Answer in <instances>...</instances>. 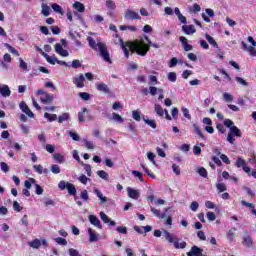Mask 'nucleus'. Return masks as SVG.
Segmentation results:
<instances>
[{
	"mask_svg": "<svg viewBox=\"0 0 256 256\" xmlns=\"http://www.w3.org/2000/svg\"><path fill=\"white\" fill-rule=\"evenodd\" d=\"M106 7L109 9V11H115L117 9V5L113 0H107L106 1Z\"/></svg>",
	"mask_w": 256,
	"mask_h": 256,
	"instance_id": "f704fd0d",
	"label": "nucleus"
},
{
	"mask_svg": "<svg viewBox=\"0 0 256 256\" xmlns=\"http://www.w3.org/2000/svg\"><path fill=\"white\" fill-rule=\"evenodd\" d=\"M89 221L91 225H94V227H97L98 229H103V225L101 224V220L97 218L95 215H90L89 216Z\"/></svg>",
	"mask_w": 256,
	"mask_h": 256,
	"instance_id": "f8f14e48",
	"label": "nucleus"
},
{
	"mask_svg": "<svg viewBox=\"0 0 256 256\" xmlns=\"http://www.w3.org/2000/svg\"><path fill=\"white\" fill-rule=\"evenodd\" d=\"M81 66H82L81 61H79L77 59L72 61V68L73 69H79V67H81Z\"/></svg>",
	"mask_w": 256,
	"mask_h": 256,
	"instance_id": "0e129e2a",
	"label": "nucleus"
},
{
	"mask_svg": "<svg viewBox=\"0 0 256 256\" xmlns=\"http://www.w3.org/2000/svg\"><path fill=\"white\" fill-rule=\"evenodd\" d=\"M235 137H243V134L241 133V130L237 126L230 127V132L227 136L228 143H231V145L235 144Z\"/></svg>",
	"mask_w": 256,
	"mask_h": 256,
	"instance_id": "39448f33",
	"label": "nucleus"
},
{
	"mask_svg": "<svg viewBox=\"0 0 256 256\" xmlns=\"http://www.w3.org/2000/svg\"><path fill=\"white\" fill-rule=\"evenodd\" d=\"M154 111L159 115V117H164L165 115V110L159 104H155Z\"/></svg>",
	"mask_w": 256,
	"mask_h": 256,
	"instance_id": "393cba45",
	"label": "nucleus"
},
{
	"mask_svg": "<svg viewBox=\"0 0 256 256\" xmlns=\"http://www.w3.org/2000/svg\"><path fill=\"white\" fill-rule=\"evenodd\" d=\"M58 187L60 191H65V189H67L68 195L74 197V200L77 201V188H75V184L61 180Z\"/></svg>",
	"mask_w": 256,
	"mask_h": 256,
	"instance_id": "f03ea898",
	"label": "nucleus"
},
{
	"mask_svg": "<svg viewBox=\"0 0 256 256\" xmlns=\"http://www.w3.org/2000/svg\"><path fill=\"white\" fill-rule=\"evenodd\" d=\"M132 175H134V177H137L139 179V181H141V183H143L145 180L143 179V173L133 170L132 171Z\"/></svg>",
	"mask_w": 256,
	"mask_h": 256,
	"instance_id": "49530a36",
	"label": "nucleus"
},
{
	"mask_svg": "<svg viewBox=\"0 0 256 256\" xmlns=\"http://www.w3.org/2000/svg\"><path fill=\"white\" fill-rule=\"evenodd\" d=\"M69 113L65 112L58 117V123H63L64 121H69Z\"/></svg>",
	"mask_w": 256,
	"mask_h": 256,
	"instance_id": "4c0bfd02",
	"label": "nucleus"
},
{
	"mask_svg": "<svg viewBox=\"0 0 256 256\" xmlns=\"http://www.w3.org/2000/svg\"><path fill=\"white\" fill-rule=\"evenodd\" d=\"M0 94L2 97H11V89L6 84H0Z\"/></svg>",
	"mask_w": 256,
	"mask_h": 256,
	"instance_id": "4468645a",
	"label": "nucleus"
},
{
	"mask_svg": "<svg viewBox=\"0 0 256 256\" xmlns=\"http://www.w3.org/2000/svg\"><path fill=\"white\" fill-rule=\"evenodd\" d=\"M179 41L182 43L184 51H193V45L188 43V40L185 38V36H180Z\"/></svg>",
	"mask_w": 256,
	"mask_h": 256,
	"instance_id": "9b49d317",
	"label": "nucleus"
},
{
	"mask_svg": "<svg viewBox=\"0 0 256 256\" xmlns=\"http://www.w3.org/2000/svg\"><path fill=\"white\" fill-rule=\"evenodd\" d=\"M36 95H43L40 97V101L41 103H43V105H51V103H53L55 99V96L53 94H49L43 89L37 90Z\"/></svg>",
	"mask_w": 256,
	"mask_h": 256,
	"instance_id": "20e7f679",
	"label": "nucleus"
},
{
	"mask_svg": "<svg viewBox=\"0 0 256 256\" xmlns=\"http://www.w3.org/2000/svg\"><path fill=\"white\" fill-rule=\"evenodd\" d=\"M99 45V53L102 56V59L104 61H106V63H112L111 61V56L109 54V50H107V44L103 43V42H98Z\"/></svg>",
	"mask_w": 256,
	"mask_h": 256,
	"instance_id": "423d86ee",
	"label": "nucleus"
},
{
	"mask_svg": "<svg viewBox=\"0 0 256 256\" xmlns=\"http://www.w3.org/2000/svg\"><path fill=\"white\" fill-rule=\"evenodd\" d=\"M55 52L61 55V57H69V52L63 49V45L60 43L55 44Z\"/></svg>",
	"mask_w": 256,
	"mask_h": 256,
	"instance_id": "9d476101",
	"label": "nucleus"
},
{
	"mask_svg": "<svg viewBox=\"0 0 256 256\" xmlns=\"http://www.w3.org/2000/svg\"><path fill=\"white\" fill-rule=\"evenodd\" d=\"M116 231L120 233L121 235H127V227L125 226H118L116 228Z\"/></svg>",
	"mask_w": 256,
	"mask_h": 256,
	"instance_id": "6e6d98bb",
	"label": "nucleus"
},
{
	"mask_svg": "<svg viewBox=\"0 0 256 256\" xmlns=\"http://www.w3.org/2000/svg\"><path fill=\"white\" fill-rule=\"evenodd\" d=\"M151 212L153 213V215H155V217H157L158 219H165L167 217L166 213H161V210L155 208V207H151Z\"/></svg>",
	"mask_w": 256,
	"mask_h": 256,
	"instance_id": "6ab92c4d",
	"label": "nucleus"
},
{
	"mask_svg": "<svg viewBox=\"0 0 256 256\" xmlns=\"http://www.w3.org/2000/svg\"><path fill=\"white\" fill-rule=\"evenodd\" d=\"M44 57H45L46 61L48 63H50V65H55V63H57V58H55V57H51L48 54H44Z\"/></svg>",
	"mask_w": 256,
	"mask_h": 256,
	"instance_id": "a19ab883",
	"label": "nucleus"
},
{
	"mask_svg": "<svg viewBox=\"0 0 256 256\" xmlns=\"http://www.w3.org/2000/svg\"><path fill=\"white\" fill-rule=\"evenodd\" d=\"M247 164V162L245 161V159L238 157L236 162H235V166L239 169L243 166H245Z\"/></svg>",
	"mask_w": 256,
	"mask_h": 256,
	"instance_id": "e433bc0d",
	"label": "nucleus"
},
{
	"mask_svg": "<svg viewBox=\"0 0 256 256\" xmlns=\"http://www.w3.org/2000/svg\"><path fill=\"white\" fill-rule=\"evenodd\" d=\"M79 97L84 101H89L91 99V95L87 92H80Z\"/></svg>",
	"mask_w": 256,
	"mask_h": 256,
	"instance_id": "09e8293b",
	"label": "nucleus"
},
{
	"mask_svg": "<svg viewBox=\"0 0 256 256\" xmlns=\"http://www.w3.org/2000/svg\"><path fill=\"white\" fill-rule=\"evenodd\" d=\"M28 245L29 247H32V249H39L41 247V240L36 238L29 242Z\"/></svg>",
	"mask_w": 256,
	"mask_h": 256,
	"instance_id": "b1692460",
	"label": "nucleus"
},
{
	"mask_svg": "<svg viewBox=\"0 0 256 256\" xmlns=\"http://www.w3.org/2000/svg\"><path fill=\"white\" fill-rule=\"evenodd\" d=\"M100 219L103 221V223H109V221H111V218H109L105 212H100Z\"/></svg>",
	"mask_w": 256,
	"mask_h": 256,
	"instance_id": "3c124183",
	"label": "nucleus"
},
{
	"mask_svg": "<svg viewBox=\"0 0 256 256\" xmlns=\"http://www.w3.org/2000/svg\"><path fill=\"white\" fill-rule=\"evenodd\" d=\"M127 193H128V197H130V199H139V191L131 188V187H128L127 188Z\"/></svg>",
	"mask_w": 256,
	"mask_h": 256,
	"instance_id": "a211bd4d",
	"label": "nucleus"
},
{
	"mask_svg": "<svg viewBox=\"0 0 256 256\" xmlns=\"http://www.w3.org/2000/svg\"><path fill=\"white\" fill-rule=\"evenodd\" d=\"M124 17L127 21L141 20V16H139V13L131 9H127L125 11Z\"/></svg>",
	"mask_w": 256,
	"mask_h": 256,
	"instance_id": "0eeeda50",
	"label": "nucleus"
},
{
	"mask_svg": "<svg viewBox=\"0 0 256 256\" xmlns=\"http://www.w3.org/2000/svg\"><path fill=\"white\" fill-rule=\"evenodd\" d=\"M44 117H45V119H48V121L50 123H53V121H57V114H50V113L45 112Z\"/></svg>",
	"mask_w": 256,
	"mask_h": 256,
	"instance_id": "72a5a7b5",
	"label": "nucleus"
},
{
	"mask_svg": "<svg viewBox=\"0 0 256 256\" xmlns=\"http://www.w3.org/2000/svg\"><path fill=\"white\" fill-rule=\"evenodd\" d=\"M97 175L98 177H100V179H104V181H109V174L106 171L99 170L97 171Z\"/></svg>",
	"mask_w": 256,
	"mask_h": 256,
	"instance_id": "7c9ffc66",
	"label": "nucleus"
},
{
	"mask_svg": "<svg viewBox=\"0 0 256 256\" xmlns=\"http://www.w3.org/2000/svg\"><path fill=\"white\" fill-rule=\"evenodd\" d=\"M68 253H69L70 256H81V254H79V251H77V250L74 249V248H70V249L68 250Z\"/></svg>",
	"mask_w": 256,
	"mask_h": 256,
	"instance_id": "69168bd1",
	"label": "nucleus"
},
{
	"mask_svg": "<svg viewBox=\"0 0 256 256\" xmlns=\"http://www.w3.org/2000/svg\"><path fill=\"white\" fill-rule=\"evenodd\" d=\"M87 108H83L81 112L78 113L79 123H85V113H87Z\"/></svg>",
	"mask_w": 256,
	"mask_h": 256,
	"instance_id": "2f4dec72",
	"label": "nucleus"
},
{
	"mask_svg": "<svg viewBox=\"0 0 256 256\" xmlns=\"http://www.w3.org/2000/svg\"><path fill=\"white\" fill-rule=\"evenodd\" d=\"M141 167L143 169V171L146 173V175H148V177H151V179H155V175L153 174V172H151V170L147 169V167H145V164H141Z\"/></svg>",
	"mask_w": 256,
	"mask_h": 256,
	"instance_id": "79ce46f5",
	"label": "nucleus"
},
{
	"mask_svg": "<svg viewBox=\"0 0 256 256\" xmlns=\"http://www.w3.org/2000/svg\"><path fill=\"white\" fill-rule=\"evenodd\" d=\"M194 133L200 137V139H205V135L201 132V128L197 124H193Z\"/></svg>",
	"mask_w": 256,
	"mask_h": 256,
	"instance_id": "473e14b6",
	"label": "nucleus"
},
{
	"mask_svg": "<svg viewBox=\"0 0 256 256\" xmlns=\"http://www.w3.org/2000/svg\"><path fill=\"white\" fill-rule=\"evenodd\" d=\"M112 118L114 119V121H117L118 123H123V117H121V115L117 113H113Z\"/></svg>",
	"mask_w": 256,
	"mask_h": 256,
	"instance_id": "bf43d9fd",
	"label": "nucleus"
},
{
	"mask_svg": "<svg viewBox=\"0 0 256 256\" xmlns=\"http://www.w3.org/2000/svg\"><path fill=\"white\" fill-rule=\"evenodd\" d=\"M247 51H248V53H249L252 57H256V49H255V46H249Z\"/></svg>",
	"mask_w": 256,
	"mask_h": 256,
	"instance_id": "338daca9",
	"label": "nucleus"
},
{
	"mask_svg": "<svg viewBox=\"0 0 256 256\" xmlns=\"http://www.w3.org/2000/svg\"><path fill=\"white\" fill-rule=\"evenodd\" d=\"M19 107L21 111L25 113V115L30 117V119H33L35 117V114H33V112L31 111L29 106H27V103H25V101L20 102Z\"/></svg>",
	"mask_w": 256,
	"mask_h": 256,
	"instance_id": "1a4fd4ad",
	"label": "nucleus"
},
{
	"mask_svg": "<svg viewBox=\"0 0 256 256\" xmlns=\"http://www.w3.org/2000/svg\"><path fill=\"white\" fill-rule=\"evenodd\" d=\"M80 199H82V201H89V192L87 190H82L80 193Z\"/></svg>",
	"mask_w": 256,
	"mask_h": 256,
	"instance_id": "58836bf2",
	"label": "nucleus"
},
{
	"mask_svg": "<svg viewBox=\"0 0 256 256\" xmlns=\"http://www.w3.org/2000/svg\"><path fill=\"white\" fill-rule=\"evenodd\" d=\"M182 113H183V116H184L186 119L191 120V114H189V109H187V108H182Z\"/></svg>",
	"mask_w": 256,
	"mask_h": 256,
	"instance_id": "774afa93",
	"label": "nucleus"
},
{
	"mask_svg": "<svg viewBox=\"0 0 256 256\" xmlns=\"http://www.w3.org/2000/svg\"><path fill=\"white\" fill-rule=\"evenodd\" d=\"M72 82L78 89H83V87H85V75L79 74L78 76H75Z\"/></svg>",
	"mask_w": 256,
	"mask_h": 256,
	"instance_id": "6e6552de",
	"label": "nucleus"
},
{
	"mask_svg": "<svg viewBox=\"0 0 256 256\" xmlns=\"http://www.w3.org/2000/svg\"><path fill=\"white\" fill-rule=\"evenodd\" d=\"M13 209H14V211H17L18 213H21V211H23V207H21V204H19V202H17V201L13 202Z\"/></svg>",
	"mask_w": 256,
	"mask_h": 256,
	"instance_id": "864d4df0",
	"label": "nucleus"
},
{
	"mask_svg": "<svg viewBox=\"0 0 256 256\" xmlns=\"http://www.w3.org/2000/svg\"><path fill=\"white\" fill-rule=\"evenodd\" d=\"M198 173L200 177H204V179H207V176H208L207 169L200 167L198 169Z\"/></svg>",
	"mask_w": 256,
	"mask_h": 256,
	"instance_id": "de8ad7c7",
	"label": "nucleus"
},
{
	"mask_svg": "<svg viewBox=\"0 0 256 256\" xmlns=\"http://www.w3.org/2000/svg\"><path fill=\"white\" fill-rule=\"evenodd\" d=\"M144 39L145 40L143 39L135 40L134 42H131V41L124 42L123 38H120V45L126 59H129V51H131V53L138 54L140 57H145V55L149 53L151 47H154L155 49H159V45L153 44V42H151L148 36H144ZM145 41L147 43H145Z\"/></svg>",
	"mask_w": 256,
	"mask_h": 256,
	"instance_id": "f257e3e1",
	"label": "nucleus"
},
{
	"mask_svg": "<svg viewBox=\"0 0 256 256\" xmlns=\"http://www.w3.org/2000/svg\"><path fill=\"white\" fill-rule=\"evenodd\" d=\"M132 117L135 121H141V113L137 110L132 112Z\"/></svg>",
	"mask_w": 256,
	"mask_h": 256,
	"instance_id": "4d7b16f0",
	"label": "nucleus"
},
{
	"mask_svg": "<svg viewBox=\"0 0 256 256\" xmlns=\"http://www.w3.org/2000/svg\"><path fill=\"white\" fill-rule=\"evenodd\" d=\"M120 31H131L132 33H135L137 31V27L135 26H129V25H120L119 27Z\"/></svg>",
	"mask_w": 256,
	"mask_h": 256,
	"instance_id": "cd10ccee",
	"label": "nucleus"
},
{
	"mask_svg": "<svg viewBox=\"0 0 256 256\" xmlns=\"http://www.w3.org/2000/svg\"><path fill=\"white\" fill-rule=\"evenodd\" d=\"M172 170L174 171L175 175H181V168L177 164L172 165Z\"/></svg>",
	"mask_w": 256,
	"mask_h": 256,
	"instance_id": "680f3d73",
	"label": "nucleus"
},
{
	"mask_svg": "<svg viewBox=\"0 0 256 256\" xmlns=\"http://www.w3.org/2000/svg\"><path fill=\"white\" fill-rule=\"evenodd\" d=\"M73 8L78 11V13H85V5L79 1L73 4Z\"/></svg>",
	"mask_w": 256,
	"mask_h": 256,
	"instance_id": "412c9836",
	"label": "nucleus"
},
{
	"mask_svg": "<svg viewBox=\"0 0 256 256\" xmlns=\"http://www.w3.org/2000/svg\"><path fill=\"white\" fill-rule=\"evenodd\" d=\"M191 13H201V6L197 3L193 5V7L190 8Z\"/></svg>",
	"mask_w": 256,
	"mask_h": 256,
	"instance_id": "c03bdc74",
	"label": "nucleus"
},
{
	"mask_svg": "<svg viewBox=\"0 0 256 256\" xmlns=\"http://www.w3.org/2000/svg\"><path fill=\"white\" fill-rule=\"evenodd\" d=\"M87 41H88L89 47H91V49H93V51H98V49H99V43H97V42L95 41V39H93V37L88 36V37H87Z\"/></svg>",
	"mask_w": 256,
	"mask_h": 256,
	"instance_id": "f3484780",
	"label": "nucleus"
},
{
	"mask_svg": "<svg viewBox=\"0 0 256 256\" xmlns=\"http://www.w3.org/2000/svg\"><path fill=\"white\" fill-rule=\"evenodd\" d=\"M206 215H207L208 221H215V219H217L215 212H207Z\"/></svg>",
	"mask_w": 256,
	"mask_h": 256,
	"instance_id": "052dcab7",
	"label": "nucleus"
},
{
	"mask_svg": "<svg viewBox=\"0 0 256 256\" xmlns=\"http://www.w3.org/2000/svg\"><path fill=\"white\" fill-rule=\"evenodd\" d=\"M31 183H35V179L34 178H30L29 180H26L24 182V186L26 187V189H31Z\"/></svg>",
	"mask_w": 256,
	"mask_h": 256,
	"instance_id": "e2e57ef3",
	"label": "nucleus"
},
{
	"mask_svg": "<svg viewBox=\"0 0 256 256\" xmlns=\"http://www.w3.org/2000/svg\"><path fill=\"white\" fill-rule=\"evenodd\" d=\"M52 9L55 11V13H59V15H64L65 12L63 11V8L59 4H52Z\"/></svg>",
	"mask_w": 256,
	"mask_h": 256,
	"instance_id": "c756f323",
	"label": "nucleus"
},
{
	"mask_svg": "<svg viewBox=\"0 0 256 256\" xmlns=\"http://www.w3.org/2000/svg\"><path fill=\"white\" fill-rule=\"evenodd\" d=\"M53 159L56 160V163H65V157L59 153H55Z\"/></svg>",
	"mask_w": 256,
	"mask_h": 256,
	"instance_id": "c9c22d12",
	"label": "nucleus"
},
{
	"mask_svg": "<svg viewBox=\"0 0 256 256\" xmlns=\"http://www.w3.org/2000/svg\"><path fill=\"white\" fill-rule=\"evenodd\" d=\"M95 195L100 199L102 203H107V197L103 196V193L99 189H94Z\"/></svg>",
	"mask_w": 256,
	"mask_h": 256,
	"instance_id": "a878e982",
	"label": "nucleus"
},
{
	"mask_svg": "<svg viewBox=\"0 0 256 256\" xmlns=\"http://www.w3.org/2000/svg\"><path fill=\"white\" fill-rule=\"evenodd\" d=\"M223 99L226 101V103H231V101H233V96L229 93H224Z\"/></svg>",
	"mask_w": 256,
	"mask_h": 256,
	"instance_id": "13d9d810",
	"label": "nucleus"
},
{
	"mask_svg": "<svg viewBox=\"0 0 256 256\" xmlns=\"http://www.w3.org/2000/svg\"><path fill=\"white\" fill-rule=\"evenodd\" d=\"M235 231H237V228L234 227L230 229L226 234V237L230 241V243H233V241H235Z\"/></svg>",
	"mask_w": 256,
	"mask_h": 256,
	"instance_id": "4be33fe9",
	"label": "nucleus"
},
{
	"mask_svg": "<svg viewBox=\"0 0 256 256\" xmlns=\"http://www.w3.org/2000/svg\"><path fill=\"white\" fill-rule=\"evenodd\" d=\"M54 241L58 245H62L63 247H65L67 245V240L65 238L57 237V238L54 239Z\"/></svg>",
	"mask_w": 256,
	"mask_h": 256,
	"instance_id": "37998d69",
	"label": "nucleus"
},
{
	"mask_svg": "<svg viewBox=\"0 0 256 256\" xmlns=\"http://www.w3.org/2000/svg\"><path fill=\"white\" fill-rule=\"evenodd\" d=\"M242 245H244V247H253V239L251 238V235L247 234L245 236H243L242 238Z\"/></svg>",
	"mask_w": 256,
	"mask_h": 256,
	"instance_id": "dca6fc26",
	"label": "nucleus"
},
{
	"mask_svg": "<svg viewBox=\"0 0 256 256\" xmlns=\"http://www.w3.org/2000/svg\"><path fill=\"white\" fill-rule=\"evenodd\" d=\"M42 15H44V17H49L51 15V7L42 4Z\"/></svg>",
	"mask_w": 256,
	"mask_h": 256,
	"instance_id": "bb28decb",
	"label": "nucleus"
},
{
	"mask_svg": "<svg viewBox=\"0 0 256 256\" xmlns=\"http://www.w3.org/2000/svg\"><path fill=\"white\" fill-rule=\"evenodd\" d=\"M205 39L208 41L209 44L212 45L215 49H219V44H217V41H215V38L209 34H205Z\"/></svg>",
	"mask_w": 256,
	"mask_h": 256,
	"instance_id": "aec40b11",
	"label": "nucleus"
},
{
	"mask_svg": "<svg viewBox=\"0 0 256 256\" xmlns=\"http://www.w3.org/2000/svg\"><path fill=\"white\" fill-rule=\"evenodd\" d=\"M164 235H165V239L168 241V243H173L175 249H185V247H187V242L182 241L179 243V241H181V239L175 238V236L173 234H171L169 231L166 230L164 232Z\"/></svg>",
	"mask_w": 256,
	"mask_h": 256,
	"instance_id": "7ed1b4c3",
	"label": "nucleus"
},
{
	"mask_svg": "<svg viewBox=\"0 0 256 256\" xmlns=\"http://www.w3.org/2000/svg\"><path fill=\"white\" fill-rule=\"evenodd\" d=\"M51 171L54 173V175H59V173H61V168L57 164H53L51 166Z\"/></svg>",
	"mask_w": 256,
	"mask_h": 256,
	"instance_id": "603ef678",
	"label": "nucleus"
},
{
	"mask_svg": "<svg viewBox=\"0 0 256 256\" xmlns=\"http://www.w3.org/2000/svg\"><path fill=\"white\" fill-rule=\"evenodd\" d=\"M216 188L219 193H225V191H227V186L225 185V183L216 184Z\"/></svg>",
	"mask_w": 256,
	"mask_h": 256,
	"instance_id": "ea45409f",
	"label": "nucleus"
},
{
	"mask_svg": "<svg viewBox=\"0 0 256 256\" xmlns=\"http://www.w3.org/2000/svg\"><path fill=\"white\" fill-rule=\"evenodd\" d=\"M182 31L185 33V35H193V33H197V30L193 25H183Z\"/></svg>",
	"mask_w": 256,
	"mask_h": 256,
	"instance_id": "2eb2a0df",
	"label": "nucleus"
},
{
	"mask_svg": "<svg viewBox=\"0 0 256 256\" xmlns=\"http://www.w3.org/2000/svg\"><path fill=\"white\" fill-rule=\"evenodd\" d=\"M78 181L82 183V185H87V181H91V179L87 178L85 174H82L81 176H79Z\"/></svg>",
	"mask_w": 256,
	"mask_h": 256,
	"instance_id": "8fccbe9b",
	"label": "nucleus"
},
{
	"mask_svg": "<svg viewBox=\"0 0 256 256\" xmlns=\"http://www.w3.org/2000/svg\"><path fill=\"white\" fill-rule=\"evenodd\" d=\"M149 91H150V95H152L153 97H155V95H157L158 93H163V89L161 88L158 89L155 86H150Z\"/></svg>",
	"mask_w": 256,
	"mask_h": 256,
	"instance_id": "c85d7f7f",
	"label": "nucleus"
},
{
	"mask_svg": "<svg viewBox=\"0 0 256 256\" xmlns=\"http://www.w3.org/2000/svg\"><path fill=\"white\" fill-rule=\"evenodd\" d=\"M168 81H171V83H175V81H177V73L169 72L168 73Z\"/></svg>",
	"mask_w": 256,
	"mask_h": 256,
	"instance_id": "a18cd8bd",
	"label": "nucleus"
},
{
	"mask_svg": "<svg viewBox=\"0 0 256 256\" xmlns=\"http://www.w3.org/2000/svg\"><path fill=\"white\" fill-rule=\"evenodd\" d=\"M88 234L90 235V243H95V241H98L99 238L97 237V234L95 233V230H93L92 228L88 229Z\"/></svg>",
	"mask_w": 256,
	"mask_h": 256,
	"instance_id": "5701e85b",
	"label": "nucleus"
},
{
	"mask_svg": "<svg viewBox=\"0 0 256 256\" xmlns=\"http://www.w3.org/2000/svg\"><path fill=\"white\" fill-rule=\"evenodd\" d=\"M97 91H101L102 93H106L107 95H111V89L105 83H99L96 85Z\"/></svg>",
	"mask_w": 256,
	"mask_h": 256,
	"instance_id": "ddd939ff",
	"label": "nucleus"
},
{
	"mask_svg": "<svg viewBox=\"0 0 256 256\" xmlns=\"http://www.w3.org/2000/svg\"><path fill=\"white\" fill-rule=\"evenodd\" d=\"M0 169L3 173H9V165L5 162L0 163Z\"/></svg>",
	"mask_w": 256,
	"mask_h": 256,
	"instance_id": "5fc2aeb1",
	"label": "nucleus"
}]
</instances>
